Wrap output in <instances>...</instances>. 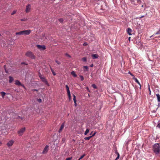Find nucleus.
<instances>
[{
    "label": "nucleus",
    "instance_id": "obj_27",
    "mask_svg": "<svg viewBox=\"0 0 160 160\" xmlns=\"http://www.w3.org/2000/svg\"><path fill=\"white\" fill-rule=\"evenodd\" d=\"M68 93V98H69V100H70L71 99V94H70V92H68V93Z\"/></svg>",
    "mask_w": 160,
    "mask_h": 160
},
{
    "label": "nucleus",
    "instance_id": "obj_48",
    "mask_svg": "<svg viewBox=\"0 0 160 160\" xmlns=\"http://www.w3.org/2000/svg\"><path fill=\"white\" fill-rule=\"evenodd\" d=\"M148 89H149V94L150 95L151 93V90H150V88L149 87Z\"/></svg>",
    "mask_w": 160,
    "mask_h": 160
},
{
    "label": "nucleus",
    "instance_id": "obj_36",
    "mask_svg": "<svg viewBox=\"0 0 160 160\" xmlns=\"http://www.w3.org/2000/svg\"><path fill=\"white\" fill-rule=\"evenodd\" d=\"M80 78L81 80L82 81L83 80H84V78H83V77L82 76L80 75Z\"/></svg>",
    "mask_w": 160,
    "mask_h": 160
},
{
    "label": "nucleus",
    "instance_id": "obj_23",
    "mask_svg": "<svg viewBox=\"0 0 160 160\" xmlns=\"http://www.w3.org/2000/svg\"><path fill=\"white\" fill-rule=\"evenodd\" d=\"M66 89L67 90V93L70 92L69 88L67 85H66L65 86Z\"/></svg>",
    "mask_w": 160,
    "mask_h": 160
},
{
    "label": "nucleus",
    "instance_id": "obj_11",
    "mask_svg": "<svg viewBox=\"0 0 160 160\" xmlns=\"http://www.w3.org/2000/svg\"><path fill=\"white\" fill-rule=\"evenodd\" d=\"M14 142V141L13 140H11L9 141L7 143V145L9 147L11 146Z\"/></svg>",
    "mask_w": 160,
    "mask_h": 160
},
{
    "label": "nucleus",
    "instance_id": "obj_57",
    "mask_svg": "<svg viewBox=\"0 0 160 160\" xmlns=\"http://www.w3.org/2000/svg\"><path fill=\"white\" fill-rule=\"evenodd\" d=\"M128 73L130 74V71H129L128 72Z\"/></svg>",
    "mask_w": 160,
    "mask_h": 160
},
{
    "label": "nucleus",
    "instance_id": "obj_9",
    "mask_svg": "<svg viewBox=\"0 0 160 160\" xmlns=\"http://www.w3.org/2000/svg\"><path fill=\"white\" fill-rule=\"evenodd\" d=\"M40 78L43 82L49 86L48 81L44 76L40 77Z\"/></svg>",
    "mask_w": 160,
    "mask_h": 160
},
{
    "label": "nucleus",
    "instance_id": "obj_38",
    "mask_svg": "<svg viewBox=\"0 0 160 160\" xmlns=\"http://www.w3.org/2000/svg\"><path fill=\"white\" fill-rule=\"evenodd\" d=\"M55 61L58 65H59L61 64L60 62L58 61L57 60H55Z\"/></svg>",
    "mask_w": 160,
    "mask_h": 160
},
{
    "label": "nucleus",
    "instance_id": "obj_21",
    "mask_svg": "<svg viewBox=\"0 0 160 160\" xmlns=\"http://www.w3.org/2000/svg\"><path fill=\"white\" fill-rule=\"evenodd\" d=\"M15 34L17 35H23L22 31L18 32H17Z\"/></svg>",
    "mask_w": 160,
    "mask_h": 160
},
{
    "label": "nucleus",
    "instance_id": "obj_51",
    "mask_svg": "<svg viewBox=\"0 0 160 160\" xmlns=\"http://www.w3.org/2000/svg\"><path fill=\"white\" fill-rule=\"evenodd\" d=\"M21 64H26L24 62H22V63H21Z\"/></svg>",
    "mask_w": 160,
    "mask_h": 160
},
{
    "label": "nucleus",
    "instance_id": "obj_6",
    "mask_svg": "<svg viewBox=\"0 0 160 160\" xmlns=\"http://www.w3.org/2000/svg\"><path fill=\"white\" fill-rule=\"evenodd\" d=\"M15 84L18 86H22L23 88H25L24 85L22 84L18 80H17L15 81Z\"/></svg>",
    "mask_w": 160,
    "mask_h": 160
},
{
    "label": "nucleus",
    "instance_id": "obj_49",
    "mask_svg": "<svg viewBox=\"0 0 160 160\" xmlns=\"http://www.w3.org/2000/svg\"><path fill=\"white\" fill-rule=\"evenodd\" d=\"M86 89H87V90H88V92H90V90H89V88H88V87H86Z\"/></svg>",
    "mask_w": 160,
    "mask_h": 160
},
{
    "label": "nucleus",
    "instance_id": "obj_31",
    "mask_svg": "<svg viewBox=\"0 0 160 160\" xmlns=\"http://www.w3.org/2000/svg\"><path fill=\"white\" fill-rule=\"evenodd\" d=\"M82 60L83 62H86L87 61V58L86 57H84L82 58Z\"/></svg>",
    "mask_w": 160,
    "mask_h": 160
},
{
    "label": "nucleus",
    "instance_id": "obj_13",
    "mask_svg": "<svg viewBox=\"0 0 160 160\" xmlns=\"http://www.w3.org/2000/svg\"><path fill=\"white\" fill-rule=\"evenodd\" d=\"M140 2V0H134V1H132V3L135 5H137L138 3Z\"/></svg>",
    "mask_w": 160,
    "mask_h": 160
},
{
    "label": "nucleus",
    "instance_id": "obj_39",
    "mask_svg": "<svg viewBox=\"0 0 160 160\" xmlns=\"http://www.w3.org/2000/svg\"><path fill=\"white\" fill-rule=\"evenodd\" d=\"M65 56L68 57V58H71L70 56L67 53H66L65 54Z\"/></svg>",
    "mask_w": 160,
    "mask_h": 160
},
{
    "label": "nucleus",
    "instance_id": "obj_60",
    "mask_svg": "<svg viewBox=\"0 0 160 160\" xmlns=\"http://www.w3.org/2000/svg\"><path fill=\"white\" fill-rule=\"evenodd\" d=\"M1 36V34H0V36Z\"/></svg>",
    "mask_w": 160,
    "mask_h": 160
},
{
    "label": "nucleus",
    "instance_id": "obj_52",
    "mask_svg": "<svg viewBox=\"0 0 160 160\" xmlns=\"http://www.w3.org/2000/svg\"><path fill=\"white\" fill-rule=\"evenodd\" d=\"M74 103H75V106H76L77 105V103H76V100L75 102H74Z\"/></svg>",
    "mask_w": 160,
    "mask_h": 160
},
{
    "label": "nucleus",
    "instance_id": "obj_3",
    "mask_svg": "<svg viewBox=\"0 0 160 160\" xmlns=\"http://www.w3.org/2000/svg\"><path fill=\"white\" fill-rule=\"evenodd\" d=\"M25 128L24 127L20 129L18 132V133L19 136H22V135L23 132L25 130Z\"/></svg>",
    "mask_w": 160,
    "mask_h": 160
},
{
    "label": "nucleus",
    "instance_id": "obj_35",
    "mask_svg": "<svg viewBox=\"0 0 160 160\" xmlns=\"http://www.w3.org/2000/svg\"><path fill=\"white\" fill-rule=\"evenodd\" d=\"M58 20L61 23H62L63 21V20L62 18H60Z\"/></svg>",
    "mask_w": 160,
    "mask_h": 160
},
{
    "label": "nucleus",
    "instance_id": "obj_16",
    "mask_svg": "<svg viewBox=\"0 0 160 160\" xmlns=\"http://www.w3.org/2000/svg\"><path fill=\"white\" fill-rule=\"evenodd\" d=\"M115 153L117 155V157L115 159V160H118L119 158L120 155L117 150H116L115 151Z\"/></svg>",
    "mask_w": 160,
    "mask_h": 160
},
{
    "label": "nucleus",
    "instance_id": "obj_28",
    "mask_svg": "<svg viewBox=\"0 0 160 160\" xmlns=\"http://www.w3.org/2000/svg\"><path fill=\"white\" fill-rule=\"evenodd\" d=\"M92 87L94 89H97V87L95 84H93L92 85Z\"/></svg>",
    "mask_w": 160,
    "mask_h": 160
},
{
    "label": "nucleus",
    "instance_id": "obj_30",
    "mask_svg": "<svg viewBox=\"0 0 160 160\" xmlns=\"http://www.w3.org/2000/svg\"><path fill=\"white\" fill-rule=\"evenodd\" d=\"M51 71L54 76H55L56 75V73L53 70L52 68H51Z\"/></svg>",
    "mask_w": 160,
    "mask_h": 160
},
{
    "label": "nucleus",
    "instance_id": "obj_56",
    "mask_svg": "<svg viewBox=\"0 0 160 160\" xmlns=\"http://www.w3.org/2000/svg\"><path fill=\"white\" fill-rule=\"evenodd\" d=\"M34 91H37V89H34V90H33Z\"/></svg>",
    "mask_w": 160,
    "mask_h": 160
},
{
    "label": "nucleus",
    "instance_id": "obj_34",
    "mask_svg": "<svg viewBox=\"0 0 160 160\" xmlns=\"http://www.w3.org/2000/svg\"><path fill=\"white\" fill-rule=\"evenodd\" d=\"M37 101L39 103L41 102H42V100L40 98L37 99Z\"/></svg>",
    "mask_w": 160,
    "mask_h": 160
},
{
    "label": "nucleus",
    "instance_id": "obj_15",
    "mask_svg": "<svg viewBox=\"0 0 160 160\" xmlns=\"http://www.w3.org/2000/svg\"><path fill=\"white\" fill-rule=\"evenodd\" d=\"M64 123H63L61 125V126L60 128L58 131V132L59 133H60L62 132V130L64 128Z\"/></svg>",
    "mask_w": 160,
    "mask_h": 160
},
{
    "label": "nucleus",
    "instance_id": "obj_55",
    "mask_svg": "<svg viewBox=\"0 0 160 160\" xmlns=\"http://www.w3.org/2000/svg\"><path fill=\"white\" fill-rule=\"evenodd\" d=\"M130 37H129L128 38V40H129V41H130Z\"/></svg>",
    "mask_w": 160,
    "mask_h": 160
},
{
    "label": "nucleus",
    "instance_id": "obj_8",
    "mask_svg": "<svg viewBox=\"0 0 160 160\" xmlns=\"http://www.w3.org/2000/svg\"><path fill=\"white\" fill-rule=\"evenodd\" d=\"M31 9V6L30 4H28L26 6V8L25 9V12L26 13L29 12Z\"/></svg>",
    "mask_w": 160,
    "mask_h": 160
},
{
    "label": "nucleus",
    "instance_id": "obj_37",
    "mask_svg": "<svg viewBox=\"0 0 160 160\" xmlns=\"http://www.w3.org/2000/svg\"><path fill=\"white\" fill-rule=\"evenodd\" d=\"M85 154H83V155H82L81 157L80 158H79V160H80L81 159H82V158L85 156Z\"/></svg>",
    "mask_w": 160,
    "mask_h": 160
},
{
    "label": "nucleus",
    "instance_id": "obj_14",
    "mask_svg": "<svg viewBox=\"0 0 160 160\" xmlns=\"http://www.w3.org/2000/svg\"><path fill=\"white\" fill-rule=\"evenodd\" d=\"M156 96L157 97L158 101V106H160V95L159 94H156Z\"/></svg>",
    "mask_w": 160,
    "mask_h": 160
},
{
    "label": "nucleus",
    "instance_id": "obj_33",
    "mask_svg": "<svg viewBox=\"0 0 160 160\" xmlns=\"http://www.w3.org/2000/svg\"><path fill=\"white\" fill-rule=\"evenodd\" d=\"M73 99L74 102H75L76 99V96H75V95L74 94H73Z\"/></svg>",
    "mask_w": 160,
    "mask_h": 160
},
{
    "label": "nucleus",
    "instance_id": "obj_4",
    "mask_svg": "<svg viewBox=\"0 0 160 160\" xmlns=\"http://www.w3.org/2000/svg\"><path fill=\"white\" fill-rule=\"evenodd\" d=\"M49 148V146L48 145H46L42 152V154H46L48 151Z\"/></svg>",
    "mask_w": 160,
    "mask_h": 160
},
{
    "label": "nucleus",
    "instance_id": "obj_7",
    "mask_svg": "<svg viewBox=\"0 0 160 160\" xmlns=\"http://www.w3.org/2000/svg\"><path fill=\"white\" fill-rule=\"evenodd\" d=\"M22 31L23 35H28L31 32V31L30 30H23Z\"/></svg>",
    "mask_w": 160,
    "mask_h": 160
},
{
    "label": "nucleus",
    "instance_id": "obj_41",
    "mask_svg": "<svg viewBox=\"0 0 160 160\" xmlns=\"http://www.w3.org/2000/svg\"><path fill=\"white\" fill-rule=\"evenodd\" d=\"M156 127L160 129V123H159L158 124Z\"/></svg>",
    "mask_w": 160,
    "mask_h": 160
},
{
    "label": "nucleus",
    "instance_id": "obj_54",
    "mask_svg": "<svg viewBox=\"0 0 160 160\" xmlns=\"http://www.w3.org/2000/svg\"><path fill=\"white\" fill-rule=\"evenodd\" d=\"M93 66V64H92L91 65L90 67H92Z\"/></svg>",
    "mask_w": 160,
    "mask_h": 160
},
{
    "label": "nucleus",
    "instance_id": "obj_50",
    "mask_svg": "<svg viewBox=\"0 0 160 160\" xmlns=\"http://www.w3.org/2000/svg\"><path fill=\"white\" fill-rule=\"evenodd\" d=\"M96 133V132H94V133L92 136V137L94 136L95 135Z\"/></svg>",
    "mask_w": 160,
    "mask_h": 160
},
{
    "label": "nucleus",
    "instance_id": "obj_45",
    "mask_svg": "<svg viewBox=\"0 0 160 160\" xmlns=\"http://www.w3.org/2000/svg\"><path fill=\"white\" fill-rule=\"evenodd\" d=\"M27 19H26L25 18H23V19H22L21 20L22 21H25V20H27Z\"/></svg>",
    "mask_w": 160,
    "mask_h": 160
},
{
    "label": "nucleus",
    "instance_id": "obj_20",
    "mask_svg": "<svg viewBox=\"0 0 160 160\" xmlns=\"http://www.w3.org/2000/svg\"><path fill=\"white\" fill-rule=\"evenodd\" d=\"M9 83H11L13 80V78L11 76L9 77Z\"/></svg>",
    "mask_w": 160,
    "mask_h": 160
},
{
    "label": "nucleus",
    "instance_id": "obj_43",
    "mask_svg": "<svg viewBox=\"0 0 160 160\" xmlns=\"http://www.w3.org/2000/svg\"><path fill=\"white\" fill-rule=\"evenodd\" d=\"M72 157H69L66 158V160H71L72 159Z\"/></svg>",
    "mask_w": 160,
    "mask_h": 160
},
{
    "label": "nucleus",
    "instance_id": "obj_58",
    "mask_svg": "<svg viewBox=\"0 0 160 160\" xmlns=\"http://www.w3.org/2000/svg\"><path fill=\"white\" fill-rule=\"evenodd\" d=\"M130 31H131V32H132V30H131H131H130Z\"/></svg>",
    "mask_w": 160,
    "mask_h": 160
},
{
    "label": "nucleus",
    "instance_id": "obj_47",
    "mask_svg": "<svg viewBox=\"0 0 160 160\" xmlns=\"http://www.w3.org/2000/svg\"><path fill=\"white\" fill-rule=\"evenodd\" d=\"M39 77L40 78V77H42V75L40 73H39Z\"/></svg>",
    "mask_w": 160,
    "mask_h": 160
},
{
    "label": "nucleus",
    "instance_id": "obj_24",
    "mask_svg": "<svg viewBox=\"0 0 160 160\" xmlns=\"http://www.w3.org/2000/svg\"><path fill=\"white\" fill-rule=\"evenodd\" d=\"M160 34V30L157 32L156 33H154L152 36H152H154L155 35Z\"/></svg>",
    "mask_w": 160,
    "mask_h": 160
},
{
    "label": "nucleus",
    "instance_id": "obj_46",
    "mask_svg": "<svg viewBox=\"0 0 160 160\" xmlns=\"http://www.w3.org/2000/svg\"><path fill=\"white\" fill-rule=\"evenodd\" d=\"M83 46H86L88 45V43L87 42H84L83 44Z\"/></svg>",
    "mask_w": 160,
    "mask_h": 160
},
{
    "label": "nucleus",
    "instance_id": "obj_2",
    "mask_svg": "<svg viewBox=\"0 0 160 160\" xmlns=\"http://www.w3.org/2000/svg\"><path fill=\"white\" fill-rule=\"evenodd\" d=\"M25 55L32 59L35 58V56L33 55L32 52L30 51H28L26 52Z\"/></svg>",
    "mask_w": 160,
    "mask_h": 160
},
{
    "label": "nucleus",
    "instance_id": "obj_10",
    "mask_svg": "<svg viewBox=\"0 0 160 160\" xmlns=\"http://www.w3.org/2000/svg\"><path fill=\"white\" fill-rule=\"evenodd\" d=\"M131 76L132 77V79L133 80H134L135 81V82H136L138 83L140 85V87H141V85L140 82H139L138 80L137 79V78H135V77L134 76L133 74H132L131 73Z\"/></svg>",
    "mask_w": 160,
    "mask_h": 160
},
{
    "label": "nucleus",
    "instance_id": "obj_32",
    "mask_svg": "<svg viewBox=\"0 0 160 160\" xmlns=\"http://www.w3.org/2000/svg\"><path fill=\"white\" fill-rule=\"evenodd\" d=\"M127 32H128V33L129 35H130V28H128V29L127 30Z\"/></svg>",
    "mask_w": 160,
    "mask_h": 160
},
{
    "label": "nucleus",
    "instance_id": "obj_40",
    "mask_svg": "<svg viewBox=\"0 0 160 160\" xmlns=\"http://www.w3.org/2000/svg\"><path fill=\"white\" fill-rule=\"evenodd\" d=\"M16 12V10H14L12 12V13H11V15H14V14H15Z\"/></svg>",
    "mask_w": 160,
    "mask_h": 160
},
{
    "label": "nucleus",
    "instance_id": "obj_42",
    "mask_svg": "<svg viewBox=\"0 0 160 160\" xmlns=\"http://www.w3.org/2000/svg\"><path fill=\"white\" fill-rule=\"evenodd\" d=\"M17 118L18 119H23V118H22V117H21L20 116H18Z\"/></svg>",
    "mask_w": 160,
    "mask_h": 160
},
{
    "label": "nucleus",
    "instance_id": "obj_22",
    "mask_svg": "<svg viewBox=\"0 0 160 160\" xmlns=\"http://www.w3.org/2000/svg\"><path fill=\"white\" fill-rule=\"evenodd\" d=\"M71 74L74 77H76L77 76V75L75 73V72L73 71L71 72Z\"/></svg>",
    "mask_w": 160,
    "mask_h": 160
},
{
    "label": "nucleus",
    "instance_id": "obj_26",
    "mask_svg": "<svg viewBox=\"0 0 160 160\" xmlns=\"http://www.w3.org/2000/svg\"><path fill=\"white\" fill-rule=\"evenodd\" d=\"M89 129H87L84 133L85 135H86L89 132Z\"/></svg>",
    "mask_w": 160,
    "mask_h": 160
},
{
    "label": "nucleus",
    "instance_id": "obj_44",
    "mask_svg": "<svg viewBox=\"0 0 160 160\" xmlns=\"http://www.w3.org/2000/svg\"><path fill=\"white\" fill-rule=\"evenodd\" d=\"M4 69H5V72H6V73H8V71H7V70H6V65H4Z\"/></svg>",
    "mask_w": 160,
    "mask_h": 160
},
{
    "label": "nucleus",
    "instance_id": "obj_5",
    "mask_svg": "<svg viewBox=\"0 0 160 160\" xmlns=\"http://www.w3.org/2000/svg\"><path fill=\"white\" fill-rule=\"evenodd\" d=\"M36 47L41 51L44 50L46 49L45 46L44 45H37Z\"/></svg>",
    "mask_w": 160,
    "mask_h": 160
},
{
    "label": "nucleus",
    "instance_id": "obj_25",
    "mask_svg": "<svg viewBox=\"0 0 160 160\" xmlns=\"http://www.w3.org/2000/svg\"><path fill=\"white\" fill-rule=\"evenodd\" d=\"M92 137V136H90L88 137H85L84 138V139L85 140H89Z\"/></svg>",
    "mask_w": 160,
    "mask_h": 160
},
{
    "label": "nucleus",
    "instance_id": "obj_19",
    "mask_svg": "<svg viewBox=\"0 0 160 160\" xmlns=\"http://www.w3.org/2000/svg\"><path fill=\"white\" fill-rule=\"evenodd\" d=\"M0 94H1L2 98H4L5 95L6 94V93L4 92H0Z\"/></svg>",
    "mask_w": 160,
    "mask_h": 160
},
{
    "label": "nucleus",
    "instance_id": "obj_53",
    "mask_svg": "<svg viewBox=\"0 0 160 160\" xmlns=\"http://www.w3.org/2000/svg\"><path fill=\"white\" fill-rule=\"evenodd\" d=\"M2 144V142L0 141V146H1Z\"/></svg>",
    "mask_w": 160,
    "mask_h": 160
},
{
    "label": "nucleus",
    "instance_id": "obj_59",
    "mask_svg": "<svg viewBox=\"0 0 160 160\" xmlns=\"http://www.w3.org/2000/svg\"><path fill=\"white\" fill-rule=\"evenodd\" d=\"M143 16H142L141 17V18H142V17H143Z\"/></svg>",
    "mask_w": 160,
    "mask_h": 160
},
{
    "label": "nucleus",
    "instance_id": "obj_29",
    "mask_svg": "<svg viewBox=\"0 0 160 160\" xmlns=\"http://www.w3.org/2000/svg\"><path fill=\"white\" fill-rule=\"evenodd\" d=\"M83 68L84 69H86V71H88V67L84 66H83Z\"/></svg>",
    "mask_w": 160,
    "mask_h": 160
},
{
    "label": "nucleus",
    "instance_id": "obj_18",
    "mask_svg": "<svg viewBox=\"0 0 160 160\" xmlns=\"http://www.w3.org/2000/svg\"><path fill=\"white\" fill-rule=\"evenodd\" d=\"M92 56L93 59H95L97 58H98V56L97 54H94L92 55Z\"/></svg>",
    "mask_w": 160,
    "mask_h": 160
},
{
    "label": "nucleus",
    "instance_id": "obj_1",
    "mask_svg": "<svg viewBox=\"0 0 160 160\" xmlns=\"http://www.w3.org/2000/svg\"><path fill=\"white\" fill-rule=\"evenodd\" d=\"M153 150L154 152L157 155H158L160 153V145L159 143L155 144L152 147Z\"/></svg>",
    "mask_w": 160,
    "mask_h": 160
},
{
    "label": "nucleus",
    "instance_id": "obj_17",
    "mask_svg": "<svg viewBox=\"0 0 160 160\" xmlns=\"http://www.w3.org/2000/svg\"><path fill=\"white\" fill-rule=\"evenodd\" d=\"M129 140H128V141L125 143V146H124V147L126 148V149H127V150H128V144H129Z\"/></svg>",
    "mask_w": 160,
    "mask_h": 160
},
{
    "label": "nucleus",
    "instance_id": "obj_12",
    "mask_svg": "<svg viewBox=\"0 0 160 160\" xmlns=\"http://www.w3.org/2000/svg\"><path fill=\"white\" fill-rule=\"evenodd\" d=\"M38 127L40 128L44 126V122L43 121L39 122L38 123Z\"/></svg>",
    "mask_w": 160,
    "mask_h": 160
}]
</instances>
